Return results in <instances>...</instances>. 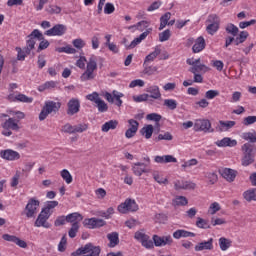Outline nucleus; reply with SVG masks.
Masks as SVG:
<instances>
[{
  "mask_svg": "<svg viewBox=\"0 0 256 256\" xmlns=\"http://www.w3.org/2000/svg\"><path fill=\"white\" fill-rule=\"evenodd\" d=\"M97 77V56L92 55L86 62L85 71L80 76V81H93Z\"/></svg>",
  "mask_w": 256,
  "mask_h": 256,
  "instance_id": "nucleus-1",
  "label": "nucleus"
},
{
  "mask_svg": "<svg viewBox=\"0 0 256 256\" xmlns=\"http://www.w3.org/2000/svg\"><path fill=\"white\" fill-rule=\"evenodd\" d=\"M101 255V247L96 246L93 243H87L84 246L78 248L71 256H99Z\"/></svg>",
  "mask_w": 256,
  "mask_h": 256,
  "instance_id": "nucleus-2",
  "label": "nucleus"
},
{
  "mask_svg": "<svg viewBox=\"0 0 256 256\" xmlns=\"http://www.w3.org/2000/svg\"><path fill=\"white\" fill-rule=\"evenodd\" d=\"M241 149L243 153L241 160L243 167H249V165H253V163H255L256 149L249 143H245Z\"/></svg>",
  "mask_w": 256,
  "mask_h": 256,
  "instance_id": "nucleus-3",
  "label": "nucleus"
},
{
  "mask_svg": "<svg viewBox=\"0 0 256 256\" xmlns=\"http://www.w3.org/2000/svg\"><path fill=\"white\" fill-rule=\"evenodd\" d=\"M59 109H61V102L46 101L39 114V120L45 121L46 117H49L52 113H57Z\"/></svg>",
  "mask_w": 256,
  "mask_h": 256,
  "instance_id": "nucleus-4",
  "label": "nucleus"
},
{
  "mask_svg": "<svg viewBox=\"0 0 256 256\" xmlns=\"http://www.w3.org/2000/svg\"><path fill=\"white\" fill-rule=\"evenodd\" d=\"M39 205H41V202L37 198H30L24 208L23 215L27 219H34L39 213Z\"/></svg>",
  "mask_w": 256,
  "mask_h": 256,
  "instance_id": "nucleus-5",
  "label": "nucleus"
},
{
  "mask_svg": "<svg viewBox=\"0 0 256 256\" xmlns=\"http://www.w3.org/2000/svg\"><path fill=\"white\" fill-rule=\"evenodd\" d=\"M206 31L208 35H215L219 31L221 25V18L217 14H210L206 20Z\"/></svg>",
  "mask_w": 256,
  "mask_h": 256,
  "instance_id": "nucleus-6",
  "label": "nucleus"
},
{
  "mask_svg": "<svg viewBox=\"0 0 256 256\" xmlns=\"http://www.w3.org/2000/svg\"><path fill=\"white\" fill-rule=\"evenodd\" d=\"M28 37L29 39L27 40L26 47L24 49H26V54L30 55L31 51L35 49V39H38V41L43 40V34L38 29H35Z\"/></svg>",
  "mask_w": 256,
  "mask_h": 256,
  "instance_id": "nucleus-7",
  "label": "nucleus"
},
{
  "mask_svg": "<svg viewBox=\"0 0 256 256\" xmlns=\"http://www.w3.org/2000/svg\"><path fill=\"white\" fill-rule=\"evenodd\" d=\"M134 238L136 241H139V243H141L142 247H145V249H153V240L149 237V235L145 234L143 230L137 231L134 234Z\"/></svg>",
  "mask_w": 256,
  "mask_h": 256,
  "instance_id": "nucleus-8",
  "label": "nucleus"
},
{
  "mask_svg": "<svg viewBox=\"0 0 256 256\" xmlns=\"http://www.w3.org/2000/svg\"><path fill=\"white\" fill-rule=\"evenodd\" d=\"M118 211L123 214L129 213V211L133 213L139 211V205H137V202L133 199H126L125 202L118 206Z\"/></svg>",
  "mask_w": 256,
  "mask_h": 256,
  "instance_id": "nucleus-9",
  "label": "nucleus"
},
{
  "mask_svg": "<svg viewBox=\"0 0 256 256\" xmlns=\"http://www.w3.org/2000/svg\"><path fill=\"white\" fill-rule=\"evenodd\" d=\"M104 97L108 103H115L117 107H121V105H123V100H121V98L125 97V95L117 90H113L112 94L106 92Z\"/></svg>",
  "mask_w": 256,
  "mask_h": 256,
  "instance_id": "nucleus-10",
  "label": "nucleus"
},
{
  "mask_svg": "<svg viewBox=\"0 0 256 256\" xmlns=\"http://www.w3.org/2000/svg\"><path fill=\"white\" fill-rule=\"evenodd\" d=\"M194 131H203V133H213L211 122L207 119H197L194 123Z\"/></svg>",
  "mask_w": 256,
  "mask_h": 256,
  "instance_id": "nucleus-11",
  "label": "nucleus"
},
{
  "mask_svg": "<svg viewBox=\"0 0 256 256\" xmlns=\"http://www.w3.org/2000/svg\"><path fill=\"white\" fill-rule=\"evenodd\" d=\"M107 222L100 218H88L83 221L84 227L87 229H99V227H105Z\"/></svg>",
  "mask_w": 256,
  "mask_h": 256,
  "instance_id": "nucleus-12",
  "label": "nucleus"
},
{
  "mask_svg": "<svg viewBox=\"0 0 256 256\" xmlns=\"http://www.w3.org/2000/svg\"><path fill=\"white\" fill-rule=\"evenodd\" d=\"M0 157L5 161H19L21 154L13 149H6L0 151Z\"/></svg>",
  "mask_w": 256,
  "mask_h": 256,
  "instance_id": "nucleus-13",
  "label": "nucleus"
},
{
  "mask_svg": "<svg viewBox=\"0 0 256 256\" xmlns=\"http://www.w3.org/2000/svg\"><path fill=\"white\" fill-rule=\"evenodd\" d=\"M67 31V27L63 24H57L54 27L47 30L44 35H47V37H61L62 35H65V32Z\"/></svg>",
  "mask_w": 256,
  "mask_h": 256,
  "instance_id": "nucleus-14",
  "label": "nucleus"
},
{
  "mask_svg": "<svg viewBox=\"0 0 256 256\" xmlns=\"http://www.w3.org/2000/svg\"><path fill=\"white\" fill-rule=\"evenodd\" d=\"M67 107V115H77L81 109V101L78 98H71L67 103Z\"/></svg>",
  "mask_w": 256,
  "mask_h": 256,
  "instance_id": "nucleus-15",
  "label": "nucleus"
},
{
  "mask_svg": "<svg viewBox=\"0 0 256 256\" xmlns=\"http://www.w3.org/2000/svg\"><path fill=\"white\" fill-rule=\"evenodd\" d=\"M2 239H4V241H8L9 243H15V245H18V247H21V249H27V242L21 240L19 237L15 235L4 234L2 236Z\"/></svg>",
  "mask_w": 256,
  "mask_h": 256,
  "instance_id": "nucleus-16",
  "label": "nucleus"
},
{
  "mask_svg": "<svg viewBox=\"0 0 256 256\" xmlns=\"http://www.w3.org/2000/svg\"><path fill=\"white\" fill-rule=\"evenodd\" d=\"M48 221L49 216L44 214L43 212H40L34 225L35 227H44V229H51V223H49Z\"/></svg>",
  "mask_w": 256,
  "mask_h": 256,
  "instance_id": "nucleus-17",
  "label": "nucleus"
},
{
  "mask_svg": "<svg viewBox=\"0 0 256 256\" xmlns=\"http://www.w3.org/2000/svg\"><path fill=\"white\" fill-rule=\"evenodd\" d=\"M213 249V238L208 239L207 241H202L195 245L194 251H212Z\"/></svg>",
  "mask_w": 256,
  "mask_h": 256,
  "instance_id": "nucleus-18",
  "label": "nucleus"
},
{
  "mask_svg": "<svg viewBox=\"0 0 256 256\" xmlns=\"http://www.w3.org/2000/svg\"><path fill=\"white\" fill-rule=\"evenodd\" d=\"M59 205V202L56 200L47 201L45 206L42 208L41 212L48 217H51L55 213V207Z\"/></svg>",
  "mask_w": 256,
  "mask_h": 256,
  "instance_id": "nucleus-19",
  "label": "nucleus"
},
{
  "mask_svg": "<svg viewBox=\"0 0 256 256\" xmlns=\"http://www.w3.org/2000/svg\"><path fill=\"white\" fill-rule=\"evenodd\" d=\"M132 171L136 177H141L143 173H149V170H147V164L137 162L132 165Z\"/></svg>",
  "mask_w": 256,
  "mask_h": 256,
  "instance_id": "nucleus-20",
  "label": "nucleus"
},
{
  "mask_svg": "<svg viewBox=\"0 0 256 256\" xmlns=\"http://www.w3.org/2000/svg\"><path fill=\"white\" fill-rule=\"evenodd\" d=\"M220 173L223 179L228 181V183H233V181H235V178L237 177V171L230 168H224L221 170Z\"/></svg>",
  "mask_w": 256,
  "mask_h": 256,
  "instance_id": "nucleus-21",
  "label": "nucleus"
},
{
  "mask_svg": "<svg viewBox=\"0 0 256 256\" xmlns=\"http://www.w3.org/2000/svg\"><path fill=\"white\" fill-rule=\"evenodd\" d=\"M153 31V28H148L146 31H144L142 34H140V37L135 38L130 45L128 46V49H135L136 45H139L141 41H145L149 34Z\"/></svg>",
  "mask_w": 256,
  "mask_h": 256,
  "instance_id": "nucleus-22",
  "label": "nucleus"
},
{
  "mask_svg": "<svg viewBox=\"0 0 256 256\" xmlns=\"http://www.w3.org/2000/svg\"><path fill=\"white\" fill-rule=\"evenodd\" d=\"M215 145H217V147H236L237 140L225 137L221 140L216 141Z\"/></svg>",
  "mask_w": 256,
  "mask_h": 256,
  "instance_id": "nucleus-23",
  "label": "nucleus"
},
{
  "mask_svg": "<svg viewBox=\"0 0 256 256\" xmlns=\"http://www.w3.org/2000/svg\"><path fill=\"white\" fill-rule=\"evenodd\" d=\"M9 101H20V103H33V98L28 97L25 94H18L16 96H13V94H10L8 96Z\"/></svg>",
  "mask_w": 256,
  "mask_h": 256,
  "instance_id": "nucleus-24",
  "label": "nucleus"
},
{
  "mask_svg": "<svg viewBox=\"0 0 256 256\" xmlns=\"http://www.w3.org/2000/svg\"><path fill=\"white\" fill-rule=\"evenodd\" d=\"M159 55H161V47L156 46L154 51L145 57L144 65H147V63H153V61H155Z\"/></svg>",
  "mask_w": 256,
  "mask_h": 256,
  "instance_id": "nucleus-25",
  "label": "nucleus"
},
{
  "mask_svg": "<svg viewBox=\"0 0 256 256\" xmlns=\"http://www.w3.org/2000/svg\"><path fill=\"white\" fill-rule=\"evenodd\" d=\"M146 93L150 94L151 99H161V90L157 85L148 86Z\"/></svg>",
  "mask_w": 256,
  "mask_h": 256,
  "instance_id": "nucleus-26",
  "label": "nucleus"
},
{
  "mask_svg": "<svg viewBox=\"0 0 256 256\" xmlns=\"http://www.w3.org/2000/svg\"><path fill=\"white\" fill-rule=\"evenodd\" d=\"M203 49H205V38H203V36H200L196 39L192 47V51L193 53H201Z\"/></svg>",
  "mask_w": 256,
  "mask_h": 256,
  "instance_id": "nucleus-27",
  "label": "nucleus"
},
{
  "mask_svg": "<svg viewBox=\"0 0 256 256\" xmlns=\"http://www.w3.org/2000/svg\"><path fill=\"white\" fill-rule=\"evenodd\" d=\"M117 125H119V121L109 120L108 122H106L102 125L101 131L103 133H109V131L117 129Z\"/></svg>",
  "mask_w": 256,
  "mask_h": 256,
  "instance_id": "nucleus-28",
  "label": "nucleus"
},
{
  "mask_svg": "<svg viewBox=\"0 0 256 256\" xmlns=\"http://www.w3.org/2000/svg\"><path fill=\"white\" fill-rule=\"evenodd\" d=\"M107 239L109 241L108 247L113 248L119 245V233L112 232L107 234Z\"/></svg>",
  "mask_w": 256,
  "mask_h": 256,
  "instance_id": "nucleus-29",
  "label": "nucleus"
},
{
  "mask_svg": "<svg viewBox=\"0 0 256 256\" xmlns=\"http://www.w3.org/2000/svg\"><path fill=\"white\" fill-rule=\"evenodd\" d=\"M235 127V121H219L218 129L221 132L229 131V129H233Z\"/></svg>",
  "mask_w": 256,
  "mask_h": 256,
  "instance_id": "nucleus-30",
  "label": "nucleus"
},
{
  "mask_svg": "<svg viewBox=\"0 0 256 256\" xmlns=\"http://www.w3.org/2000/svg\"><path fill=\"white\" fill-rule=\"evenodd\" d=\"M2 127L4 129H12V131H19V124H17V121L13 118H9L6 120L3 124Z\"/></svg>",
  "mask_w": 256,
  "mask_h": 256,
  "instance_id": "nucleus-31",
  "label": "nucleus"
},
{
  "mask_svg": "<svg viewBox=\"0 0 256 256\" xmlns=\"http://www.w3.org/2000/svg\"><path fill=\"white\" fill-rule=\"evenodd\" d=\"M173 237H174V239H181L182 237L183 238L195 237V233L180 229V230H176L173 233Z\"/></svg>",
  "mask_w": 256,
  "mask_h": 256,
  "instance_id": "nucleus-32",
  "label": "nucleus"
},
{
  "mask_svg": "<svg viewBox=\"0 0 256 256\" xmlns=\"http://www.w3.org/2000/svg\"><path fill=\"white\" fill-rule=\"evenodd\" d=\"M66 221L67 223H72V225L73 223H81V221H83V216L78 212H74L66 216Z\"/></svg>",
  "mask_w": 256,
  "mask_h": 256,
  "instance_id": "nucleus-33",
  "label": "nucleus"
},
{
  "mask_svg": "<svg viewBox=\"0 0 256 256\" xmlns=\"http://www.w3.org/2000/svg\"><path fill=\"white\" fill-rule=\"evenodd\" d=\"M243 197L245 201L251 203V201H256V188H250L243 192Z\"/></svg>",
  "mask_w": 256,
  "mask_h": 256,
  "instance_id": "nucleus-34",
  "label": "nucleus"
},
{
  "mask_svg": "<svg viewBox=\"0 0 256 256\" xmlns=\"http://www.w3.org/2000/svg\"><path fill=\"white\" fill-rule=\"evenodd\" d=\"M218 243L221 251H227L233 244V241L229 238L221 237L219 238Z\"/></svg>",
  "mask_w": 256,
  "mask_h": 256,
  "instance_id": "nucleus-35",
  "label": "nucleus"
},
{
  "mask_svg": "<svg viewBox=\"0 0 256 256\" xmlns=\"http://www.w3.org/2000/svg\"><path fill=\"white\" fill-rule=\"evenodd\" d=\"M55 87H57V82L51 80V81H47L44 84H41L40 86H38V91H40V93H43V91L55 89Z\"/></svg>",
  "mask_w": 256,
  "mask_h": 256,
  "instance_id": "nucleus-36",
  "label": "nucleus"
},
{
  "mask_svg": "<svg viewBox=\"0 0 256 256\" xmlns=\"http://www.w3.org/2000/svg\"><path fill=\"white\" fill-rule=\"evenodd\" d=\"M187 203H189V201L185 196H176L175 199L172 200L174 207H184Z\"/></svg>",
  "mask_w": 256,
  "mask_h": 256,
  "instance_id": "nucleus-37",
  "label": "nucleus"
},
{
  "mask_svg": "<svg viewBox=\"0 0 256 256\" xmlns=\"http://www.w3.org/2000/svg\"><path fill=\"white\" fill-rule=\"evenodd\" d=\"M241 138L244 139V141L256 143V131L252 130L251 132H244L241 134Z\"/></svg>",
  "mask_w": 256,
  "mask_h": 256,
  "instance_id": "nucleus-38",
  "label": "nucleus"
},
{
  "mask_svg": "<svg viewBox=\"0 0 256 256\" xmlns=\"http://www.w3.org/2000/svg\"><path fill=\"white\" fill-rule=\"evenodd\" d=\"M140 133L145 137V139H151V137H153V125L149 124L144 126L140 130Z\"/></svg>",
  "mask_w": 256,
  "mask_h": 256,
  "instance_id": "nucleus-39",
  "label": "nucleus"
},
{
  "mask_svg": "<svg viewBox=\"0 0 256 256\" xmlns=\"http://www.w3.org/2000/svg\"><path fill=\"white\" fill-rule=\"evenodd\" d=\"M189 71L190 73H207V71H209V67H207L205 64H198L190 67Z\"/></svg>",
  "mask_w": 256,
  "mask_h": 256,
  "instance_id": "nucleus-40",
  "label": "nucleus"
},
{
  "mask_svg": "<svg viewBox=\"0 0 256 256\" xmlns=\"http://www.w3.org/2000/svg\"><path fill=\"white\" fill-rule=\"evenodd\" d=\"M169 19H171L170 12H166L163 16H161L159 31H163V28L167 27V25L169 23Z\"/></svg>",
  "mask_w": 256,
  "mask_h": 256,
  "instance_id": "nucleus-41",
  "label": "nucleus"
},
{
  "mask_svg": "<svg viewBox=\"0 0 256 256\" xmlns=\"http://www.w3.org/2000/svg\"><path fill=\"white\" fill-rule=\"evenodd\" d=\"M60 175H61L62 179L65 180V183H67V185H70V183H73V176L71 175L69 170L63 169L60 172Z\"/></svg>",
  "mask_w": 256,
  "mask_h": 256,
  "instance_id": "nucleus-42",
  "label": "nucleus"
},
{
  "mask_svg": "<svg viewBox=\"0 0 256 256\" xmlns=\"http://www.w3.org/2000/svg\"><path fill=\"white\" fill-rule=\"evenodd\" d=\"M79 222H75L72 224L69 232H68V235L71 239H75V237H77V233H79Z\"/></svg>",
  "mask_w": 256,
  "mask_h": 256,
  "instance_id": "nucleus-43",
  "label": "nucleus"
},
{
  "mask_svg": "<svg viewBox=\"0 0 256 256\" xmlns=\"http://www.w3.org/2000/svg\"><path fill=\"white\" fill-rule=\"evenodd\" d=\"M226 33H229L230 35H233V37H237L238 33H239V28L237 26H235V24H227L226 26Z\"/></svg>",
  "mask_w": 256,
  "mask_h": 256,
  "instance_id": "nucleus-44",
  "label": "nucleus"
},
{
  "mask_svg": "<svg viewBox=\"0 0 256 256\" xmlns=\"http://www.w3.org/2000/svg\"><path fill=\"white\" fill-rule=\"evenodd\" d=\"M219 211H221V204H219L218 202H213L212 204H210L208 208L209 215H215Z\"/></svg>",
  "mask_w": 256,
  "mask_h": 256,
  "instance_id": "nucleus-45",
  "label": "nucleus"
},
{
  "mask_svg": "<svg viewBox=\"0 0 256 256\" xmlns=\"http://www.w3.org/2000/svg\"><path fill=\"white\" fill-rule=\"evenodd\" d=\"M153 179L159 183V185H167L169 180L159 174V172H153Z\"/></svg>",
  "mask_w": 256,
  "mask_h": 256,
  "instance_id": "nucleus-46",
  "label": "nucleus"
},
{
  "mask_svg": "<svg viewBox=\"0 0 256 256\" xmlns=\"http://www.w3.org/2000/svg\"><path fill=\"white\" fill-rule=\"evenodd\" d=\"M96 107L99 113H106V111H108L109 109V106H107V103H105L101 98L99 101L96 102Z\"/></svg>",
  "mask_w": 256,
  "mask_h": 256,
  "instance_id": "nucleus-47",
  "label": "nucleus"
},
{
  "mask_svg": "<svg viewBox=\"0 0 256 256\" xmlns=\"http://www.w3.org/2000/svg\"><path fill=\"white\" fill-rule=\"evenodd\" d=\"M169 39H171V30L167 29L159 34L160 43H165V41H169Z\"/></svg>",
  "mask_w": 256,
  "mask_h": 256,
  "instance_id": "nucleus-48",
  "label": "nucleus"
},
{
  "mask_svg": "<svg viewBox=\"0 0 256 256\" xmlns=\"http://www.w3.org/2000/svg\"><path fill=\"white\" fill-rule=\"evenodd\" d=\"M196 227H198V229H209V223L207 220L198 217L196 221Z\"/></svg>",
  "mask_w": 256,
  "mask_h": 256,
  "instance_id": "nucleus-49",
  "label": "nucleus"
},
{
  "mask_svg": "<svg viewBox=\"0 0 256 256\" xmlns=\"http://www.w3.org/2000/svg\"><path fill=\"white\" fill-rule=\"evenodd\" d=\"M164 105L165 107H168V109H171L172 111H174V109H177V100L165 99Z\"/></svg>",
  "mask_w": 256,
  "mask_h": 256,
  "instance_id": "nucleus-50",
  "label": "nucleus"
},
{
  "mask_svg": "<svg viewBox=\"0 0 256 256\" xmlns=\"http://www.w3.org/2000/svg\"><path fill=\"white\" fill-rule=\"evenodd\" d=\"M132 99L135 103H143L149 99V94L134 95Z\"/></svg>",
  "mask_w": 256,
  "mask_h": 256,
  "instance_id": "nucleus-51",
  "label": "nucleus"
},
{
  "mask_svg": "<svg viewBox=\"0 0 256 256\" xmlns=\"http://www.w3.org/2000/svg\"><path fill=\"white\" fill-rule=\"evenodd\" d=\"M144 75H155L157 73V66H145L144 64V70H143Z\"/></svg>",
  "mask_w": 256,
  "mask_h": 256,
  "instance_id": "nucleus-52",
  "label": "nucleus"
},
{
  "mask_svg": "<svg viewBox=\"0 0 256 256\" xmlns=\"http://www.w3.org/2000/svg\"><path fill=\"white\" fill-rule=\"evenodd\" d=\"M17 51V60L18 61H25V57H27L26 49H21V47H16Z\"/></svg>",
  "mask_w": 256,
  "mask_h": 256,
  "instance_id": "nucleus-53",
  "label": "nucleus"
},
{
  "mask_svg": "<svg viewBox=\"0 0 256 256\" xmlns=\"http://www.w3.org/2000/svg\"><path fill=\"white\" fill-rule=\"evenodd\" d=\"M67 249V237L63 236L58 244V251L60 253H65Z\"/></svg>",
  "mask_w": 256,
  "mask_h": 256,
  "instance_id": "nucleus-54",
  "label": "nucleus"
},
{
  "mask_svg": "<svg viewBox=\"0 0 256 256\" xmlns=\"http://www.w3.org/2000/svg\"><path fill=\"white\" fill-rule=\"evenodd\" d=\"M47 13H50V15H59L61 13V7L56 6V5H50L46 9Z\"/></svg>",
  "mask_w": 256,
  "mask_h": 256,
  "instance_id": "nucleus-55",
  "label": "nucleus"
},
{
  "mask_svg": "<svg viewBox=\"0 0 256 256\" xmlns=\"http://www.w3.org/2000/svg\"><path fill=\"white\" fill-rule=\"evenodd\" d=\"M149 25H151V22L142 20L136 24V27L138 31H143L144 29L147 31V29H149Z\"/></svg>",
  "mask_w": 256,
  "mask_h": 256,
  "instance_id": "nucleus-56",
  "label": "nucleus"
},
{
  "mask_svg": "<svg viewBox=\"0 0 256 256\" xmlns=\"http://www.w3.org/2000/svg\"><path fill=\"white\" fill-rule=\"evenodd\" d=\"M135 87H145V81L141 79H136L130 82L129 88L135 89Z\"/></svg>",
  "mask_w": 256,
  "mask_h": 256,
  "instance_id": "nucleus-57",
  "label": "nucleus"
},
{
  "mask_svg": "<svg viewBox=\"0 0 256 256\" xmlns=\"http://www.w3.org/2000/svg\"><path fill=\"white\" fill-rule=\"evenodd\" d=\"M206 179L210 185H215V182L218 180L217 174L215 172H208L206 174Z\"/></svg>",
  "mask_w": 256,
  "mask_h": 256,
  "instance_id": "nucleus-58",
  "label": "nucleus"
},
{
  "mask_svg": "<svg viewBox=\"0 0 256 256\" xmlns=\"http://www.w3.org/2000/svg\"><path fill=\"white\" fill-rule=\"evenodd\" d=\"M72 45H73L76 49H83V47H85L86 43L84 42L83 39L77 38V39H74V40L72 41Z\"/></svg>",
  "mask_w": 256,
  "mask_h": 256,
  "instance_id": "nucleus-59",
  "label": "nucleus"
},
{
  "mask_svg": "<svg viewBox=\"0 0 256 256\" xmlns=\"http://www.w3.org/2000/svg\"><path fill=\"white\" fill-rule=\"evenodd\" d=\"M153 241H154L155 247H165L163 236L154 235Z\"/></svg>",
  "mask_w": 256,
  "mask_h": 256,
  "instance_id": "nucleus-60",
  "label": "nucleus"
},
{
  "mask_svg": "<svg viewBox=\"0 0 256 256\" xmlns=\"http://www.w3.org/2000/svg\"><path fill=\"white\" fill-rule=\"evenodd\" d=\"M86 99L88 101H92L93 103L97 104V102L101 99V97H99V93L97 92H93L91 94H88L86 96Z\"/></svg>",
  "mask_w": 256,
  "mask_h": 256,
  "instance_id": "nucleus-61",
  "label": "nucleus"
},
{
  "mask_svg": "<svg viewBox=\"0 0 256 256\" xmlns=\"http://www.w3.org/2000/svg\"><path fill=\"white\" fill-rule=\"evenodd\" d=\"M100 37L99 34H95L92 38H91V44H92V49L96 50L99 45H100Z\"/></svg>",
  "mask_w": 256,
  "mask_h": 256,
  "instance_id": "nucleus-62",
  "label": "nucleus"
},
{
  "mask_svg": "<svg viewBox=\"0 0 256 256\" xmlns=\"http://www.w3.org/2000/svg\"><path fill=\"white\" fill-rule=\"evenodd\" d=\"M215 97H219V91L218 90H208L206 93H205V98L206 99H215Z\"/></svg>",
  "mask_w": 256,
  "mask_h": 256,
  "instance_id": "nucleus-63",
  "label": "nucleus"
},
{
  "mask_svg": "<svg viewBox=\"0 0 256 256\" xmlns=\"http://www.w3.org/2000/svg\"><path fill=\"white\" fill-rule=\"evenodd\" d=\"M87 129H88L87 124L74 125V134L75 133H83V132L87 131Z\"/></svg>",
  "mask_w": 256,
  "mask_h": 256,
  "instance_id": "nucleus-64",
  "label": "nucleus"
}]
</instances>
